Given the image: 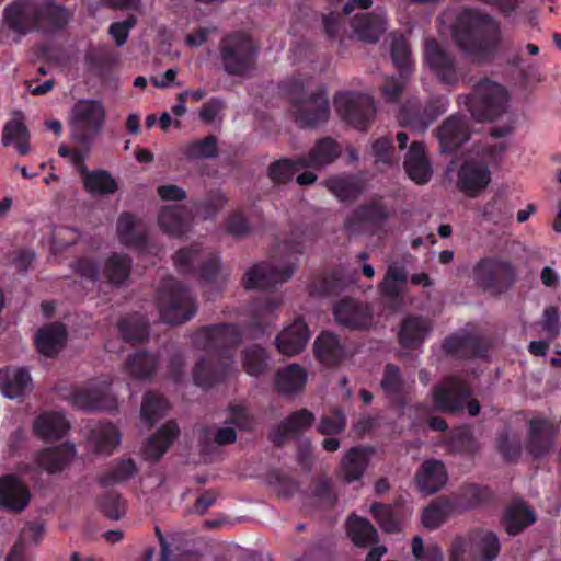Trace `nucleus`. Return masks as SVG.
Instances as JSON below:
<instances>
[{
    "mask_svg": "<svg viewBox=\"0 0 561 561\" xmlns=\"http://www.w3.org/2000/svg\"><path fill=\"white\" fill-rule=\"evenodd\" d=\"M448 450L456 454L473 455L478 444L470 430L458 427L447 434Z\"/></svg>",
    "mask_w": 561,
    "mask_h": 561,
    "instance_id": "obj_59",
    "label": "nucleus"
},
{
    "mask_svg": "<svg viewBox=\"0 0 561 561\" xmlns=\"http://www.w3.org/2000/svg\"><path fill=\"white\" fill-rule=\"evenodd\" d=\"M99 508L108 519L118 520L125 512V501L121 494L114 490H107L98 500Z\"/></svg>",
    "mask_w": 561,
    "mask_h": 561,
    "instance_id": "obj_64",
    "label": "nucleus"
},
{
    "mask_svg": "<svg viewBox=\"0 0 561 561\" xmlns=\"http://www.w3.org/2000/svg\"><path fill=\"white\" fill-rule=\"evenodd\" d=\"M160 318L169 324H182L197 312L196 299L186 285L169 276L162 279L157 297Z\"/></svg>",
    "mask_w": 561,
    "mask_h": 561,
    "instance_id": "obj_4",
    "label": "nucleus"
},
{
    "mask_svg": "<svg viewBox=\"0 0 561 561\" xmlns=\"http://www.w3.org/2000/svg\"><path fill=\"white\" fill-rule=\"evenodd\" d=\"M282 305L280 296L266 294L257 297L252 307L251 325L259 333L264 334L267 327L274 321V311Z\"/></svg>",
    "mask_w": 561,
    "mask_h": 561,
    "instance_id": "obj_40",
    "label": "nucleus"
},
{
    "mask_svg": "<svg viewBox=\"0 0 561 561\" xmlns=\"http://www.w3.org/2000/svg\"><path fill=\"white\" fill-rule=\"evenodd\" d=\"M84 190L91 195H110L118 190V184L106 170H93L82 179Z\"/></svg>",
    "mask_w": 561,
    "mask_h": 561,
    "instance_id": "obj_52",
    "label": "nucleus"
},
{
    "mask_svg": "<svg viewBox=\"0 0 561 561\" xmlns=\"http://www.w3.org/2000/svg\"><path fill=\"white\" fill-rule=\"evenodd\" d=\"M118 331L124 341L129 343H142L148 339L149 324L138 313L127 314L118 321Z\"/></svg>",
    "mask_w": 561,
    "mask_h": 561,
    "instance_id": "obj_50",
    "label": "nucleus"
},
{
    "mask_svg": "<svg viewBox=\"0 0 561 561\" xmlns=\"http://www.w3.org/2000/svg\"><path fill=\"white\" fill-rule=\"evenodd\" d=\"M345 284L341 274L336 271L318 275L309 285L312 296H333L344 290Z\"/></svg>",
    "mask_w": 561,
    "mask_h": 561,
    "instance_id": "obj_56",
    "label": "nucleus"
},
{
    "mask_svg": "<svg viewBox=\"0 0 561 561\" xmlns=\"http://www.w3.org/2000/svg\"><path fill=\"white\" fill-rule=\"evenodd\" d=\"M442 347L447 355L458 358H483L489 352L485 340L471 333L451 334L444 340Z\"/></svg>",
    "mask_w": 561,
    "mask_h": 561,
    "instance_id": "obj_20",
    "label": "nucleus"
},
{
    "mask_svg": "<svg viewBox=\"0 0 561 561\" xmlns=\"http://www.w3.org/2000/svg\"><path fill=\"white\" fill-rule=\"evenodd\" d=\"M291 113L295 123L301 128L325 123L330 116V105L324 88H318L307 99L298 102Z\"/></svg>",
    "mask_w": 561,
    "mask_h": 561,
    "instance_id": "obj_16",
    "label": "nucleus"
},
{
    "mask_svg": "<svg viewBox=\"0 0 561 561\" xmlns=\"http://www.w3.org/2000/svg\"><path fill=\"white\" fill-rule=\"evenodd\" d=\"M218 53L227 75L243 77L255 68L259 48L248 33L233 31L221 37Z\"/></svg>",
    "mask_w": 561,
    "mask_h": 561,
    "instance_id": "obj_5",
    "label": "nucleus"
},
{
    "mask_svg": "<svg viewBox=\"0 0 561 561\" xmlns=\"http://www.w3.org/2000/svg\"><path fill=\"white\" fill-rule=\"evenodd\" d=\"M390 216L383 203L374 201L357 206L345 219L344 227L351 234L375 236L385 229Z\"/></svg>",
    "mask_w": 561,
    "mask_h": 561,
    "instance_id": "obj_13",
    "label": "nucleus"
},
{
    "mask_svg": "<svg viewBox=\"0 0 561 561\" xmlns=\"http://www.w3.org/2000/svg\"><path fill=\"white\" fill-rule=\"evenodd\" d=\"M470 124L462 114H453L445 118L437 129L442 151L455 153L470 138Z\"/></svg>",
    "mask_w": 561,
    "mask_h": 561,
    "instance_id": "obj_19",
    "label": "nucleus"
},
{
    "mask_svg": "<svg viewBox=\"0 0 561 561\" xmlns=\"http://www.w3.org/2000/svg\"><path fill=\"white\" fill-rule=\"evenodd\" d=\"M335 320L350 329H367L373 321V311L366 304L344 297L333 307Z\"/></svg>",
    "mask_w": 561,
    "mask_h": 561,
    "instance_id": "obj_22",
    "label": "nucleus"
},
{
    "mask_svg": "<svg viewBox=\"0 0 561 561\" xmlns=\"http://www.w3.org/2000/svg\"><path fill=\"white\" fill-rule=\"evenodd\" d=\"M306 381V369L298 364H290L275 375V387L283 394L300 392L305 388Z\"/></svg>",
    "mask_w": 561,
    "mask_h": 561,
    "instance_id": "obj_44",
    "label": "nucleus"
},
{
    "mask_svg": "<svg viewBox=\"0 0 561 561\" xmlns=\"http://www.w3.org/2000/svg\"><path fill=\"white\" fill-rule=\"evenodd\" d=\"M105 122V108L101 101L81 99L71 110V138L89 150L94 138L101 133Z\"/></svg>",
    "mask_w": 561,
    "mask_h": 561,
    "instance_id": "obj_8",
    "label": "nucleus"
},
{
    "mask_svg": "<svg viewBox=\"0 0 561 561\" xmlns=\"http://www.w3.org/2000/svg\"><path fill=\"white\" fill-rule=\"evenodd\" d=\"M158 221L164 232L173 237H182L188 231L191 211L183 205L165 206L161 209Z\"/></svg>",
    "mask_w": 561,
    "mask_h": 561,
    "instance_id": "obj_37",
    "label": "nucleus"
},
{
    "mask_svg": "<svg viewBox=\"0 0 561 561\" xmlns=\"http://www.w3.org/2000/svg\"><path fill=\"white\" fill-rule=\"evenodd\" d=\"M67 340V330L62 323H53L38 329L35 334V346L46 357L55 356Z\"/></svg>",
    "mask_w": 561,
    "mask_h": 561,
    "instance_id": "obj_39",
    "label": "nucleus"
},
{
    "mask_svg": "<svg viewBox=\"0 0 561 561\" xmlns=\"http://www.w3.org/2000/svg\"><path fill=\"white\" fill-rule=\"evenodd\" d=\"M424 59L439 82L446 85H456L459 82L455 58L444 50L436 39L425 42Z\"/></svg>",
    "mask_w": 561,
    "mask_h": 561,
    "instance_id": "obj_17",
    "label": "nucleus"
},
{
    "mask_svg": "<svg viewBox=\"0 0 561 561\" xmlns=\"http://www.w3.org/2000/svg\"><path fill=\"white\" fill-rule=\"evenodd\" d=\"M391 59L399 71V76L409 77L413 71V60L411 58V49L408 41L403 35H398L391 42Z\"/></svg>",
    "mask_w": 561,
    "mask_h": 561,
    "instance_id": "obj_58",
    "label": "nucleus"
},
{
    "mask_svg": "<svg viewBox=\"0 0 561 561\" xmlns=\"http://www.w3.org/2000/svg\"><path fill=\"white\" fill-rule=\"evenodd\" d=\"M309 336L308 325L301 318H297L277 335L276 347L282 354L294 356L305 348Z\"/></svg>",
    "mask_w": 561,
    "mask_h": 561,
    "instance_id": "obj_31",
    "label": "nucleus"
},
{
    "mask_svg": "<svg viewBox=\"0 0 561 561\" xmlns=\"http://www.w3.org/2000/svg\"><path fill=\"white\" fill-rule=\"evenodd\" d=\"M316 358L323 365L335 367L348 355L345 344L340 337L329 331L321 332L313 344Z\"/></svg>",
    "mask_w": 561,
    "mask_h": 561,
    "instance_id": "obj_27",
    "label": "nucleus"
},
{
    "mask_svg": "<svg viewBox=\"0 0 561 561\" xmlns=\"http://www.w3.org/2000/svg\"><path fill=\"white\" fill-rule=\"evenodd\" d=\"M160 358L146 351L129 355L125 360V369L135 379H150L157 373Z\"/></svg>",
    "mask_w": 561,
    "mask_h": 561,
    "instance_id": "obj_45",
    "label": "nucleus"
},
{
    "mask_svg": "<svg viewBox=\"0 0 561 561\" xmlns=\"http://www.w3.org/2000/svg\"><path fill=\"white\" fill-rule=\"evenodd\" d=\"M352 28L360 41L376 43L386 31L382 13H359L352 20Z\"/></svg>",
    "mask_w": 561,
    "mask_h": 561,
    "instance_id": "obj_38",
    "label": "nucleus"
},
{
    "mask_svg": "<svg viewBox=\"0 0 561 561\" xmlns=\"http://www.w3.org/2000/svg\"><path fill=\"white\" fill-rule=\"evenodd\" d=\"M324 185L341 202H353L363 193V185L352 175H333Z\"/></svg>",
    "mask_w": 561,
    "mask_h": 561,
    "instance_id": "obj_46",
    "label": "nucleus"
},
{
    "mask_svg": "<svg viewBox=\"0 0 561 561\" xmlns=\"http://www.w3.org/2000/svg\"><path fill=\"white\" fill-rule=\"evenodd\" d=\"M457 512V504L450 497L439 496L422 512V524L427 529H437L448 517Z\"/></svg>",
    "mask_w": 561,
    "mask_h": 561,
    "instance_id": "obj_43",
    "label": "nucleus"
},
{
    "mask_svg": "<svg viewBox=\"0 0 561 561\" xmlns=\"http://www.w3.org/2000/svg\"><path fill=\"white\" fill-rule=\"evenodd\" d=\"M297 270L296 264H288L278 268L268 262L253 265L243 276L242 284L245 289L268 290L277 284L289 280Z\"/></svg>",
    "mask_w": 561,
    "mask_h": 561,
    "instance_id": "obj_15",
    "label": "nucleus"
},
{
    "mask_svg": "<svg viewBox=\"0 0 561 561\" xmlns=\"http://www.w3.org/2000/svg\"><path fill=\"white\" fill-rule=\"evenodd\" d=\"M449 105L447 95H432L425 103L417 99L404 102L398 113V121L401 126L414 131L424 133Z\"/></svg>",
    "mask_w": 561,
    "mask_h": 561,
    "instance_id": "obj_10",
    "label": "nucleus"
},
{
    "mask_svg": "<svg viewBox=\"0 0 561 561\" xmlns=\"http://www.w3.org/2000/svg\"><path fill=\"white\" fill-rule=\"evenodd\" d=\"M3 15L7 24L14 32L26 34L30 31H37L55 34L67 27L73 18V12L54 0H39L27 8L13 2L4 9Z\"/></svg>",
    "mask_w": 561,
    "mask_h": 561,
    "instance_id": "obj_3",
    "label": "nucleus"
},
{
    "mask_svg": "<svg viewBox=\"0 0 561 561\" xmlns=\"http://www.w3.org/2000/svg\"><path fill=\"white\" fill-rule=\"evenodd\" d=\"M367 466V457L362 447H352L342 458L341 471L346 482L359 480Z\"/></svg>",
    "mask_w": 561,
    "mask_h": 561,
    "instance_id": "obj_53",
    "label": "nucleus"
},
{
    "mask_svg": "<svg viewBox=\"0 0 561 561\" xmlns=\"http://www.w3.org/2000/svg\"><path fill=\"white\" fill-rule=\"evenodd\" d=\"M30 130L27 126L19 119L8 121L2 129V144L4 147L15 146L21 156L30 152Z\"/></svg>",
    "mask_w": 561,
    "mask_h": 561,
    "instance_id": "obj_48",
    "label": "nucleus"
},
{
    "mask_svg": "<svg viewBox=\"0 0 561 561\" xmlns=\"http://www.w3.org/2000/svg\"><path fill=\"white\" fill-rule=\"evenodd\" d=\"M168 409L169 403L163 396L154 391H148L142 399L140 416L151 427L165 415Z\"/></svg>",
    "mask_w": 561,
    "mask_h": 561,
    "instance_id": "obj_54",
    "label": "nucleus"
},
{
    "mask_svg": "<svg viewBox=\"0 0 561 561\" xmlns=\"http://www.w3.org/2000/svg\"><path fill=\"white\" fill-rule=\"evenodd\" d=\"M93 435L95 451L100 454H111L121 439L119 431L112 423L101 424L98 430L93 431Z\"/></svg>",
    "mask_w": 561,
    "mask_h": 561,
    "instance_id": "obj_63",
    "label": "nucleus"
},
{
    "mask_svg": "<svg viewBox=\"0 0 561 561\" xmlns=\"http://www.w3.org/2000/svg\"><path fill=\"white\" fill-rule=\"evenodd\" d=\"M242 341V331L232 323H217L197 329L192 337L193 345L207 353L193 369L194 383L211 388L226 380L233 369V350Z\"/></svg>",
    "mask_w": 561,
    "mask_h": 561,
    "instance_id": "obj_1",
    "label": "nucleus"
},
{
    "mask_svg": "<svg viewBox=\"0 0 561 561\" xmlns=\"http://www.w3.org/2000/svg\"><path fill=\"white\" fill-rule=\"evenodd\" d=\"M342 154V146L332 137L317 139L306 154L299 156V165L305 169L322 170L333 164Z\"/></svg>",
    "mask_w": 561,
    "mask_h": 561,
    "instance_id": "obj_21",
    "label": "nucleus"
},
{
    "mask_svg": "<svg viewBox=\"0 0 561 561\" xmlns=\"http://www.w3.org/2000/svg\"><path fill=\"white\" fill-rule=\"evenodd\" d=\"M431 328L427 321L420 316H408L401 322L398 333L399 343L404 348L415 350L424 343Z\"/></svg>",
    "mask_w": 561,
    "mask_h": 561,
    "instance_id": "obj_41",
    "label": "nucleus"
},
{
    "mask_svg": "<svg viewBox=\"0 0 561 561\" xmlns=\"http://www.w3.org/2000/svg\"><path fill=\"white\" fill-rule=\"evenodd\" d=\"M408 176L419 185L426 184L433 174L432 165L422 141H412L403 162Z\"/></svg>",
    "mask_w": 561,
    "mask_h": 561,
    "instance_id": "obj_30",
    "label": "nucleus"
},
{
    "mask_svg": "<svg viewBox=\"0 0 561 561\" xmlns=\"http://www.w3.org/2000/svg\"><path fill=\"white\" fill-rule=\"evenodd\" d=\"M445 465L438 459L424 460L415 473L419 491L425 495L438 492L447 482Z\"/></svg>",
    "mask_w": 561,
    "mask_h": 561,
    "instance_id": "obj_28",
    "label": "nucleus"
},
{
    "mask_svg": "<svg viewBox=\"0 0 561 561\" xmlns=\"http://www.w3.org/2000/svg\"><path fill=\"white\" fill-rule=\"evenodd\" d=\"M334 105L340 117L360 131H366L374 121L375 103L367 94L342 91L335 94Z\"/></svg>",
    "mask_w": 561,
    "mask_h": 561,
    "instance_id": "obj_11",
    "label": "nucleus"
},
{
    "mask_svg": "<svg viewBox=\"0 0 561 561\" xmlns=\"http://www.w3.org/2000/svg\"><path fill=\"white\" fill-rule=\"evenodd\" d=\"M370 513L385 533L401 531L399 517L391 505L375 502L370 506Z\"/></svg>",
    "mask_w": 561,
    "mask_h": 561,
    "instance_id": "obj_62",
    "label": "nucleus"
},
{
    "mask_svg": "<svg viewBox=\"0 0 561 561\" xmlns=\"http://www.w3.org/2000/svg\"><path fill=\"white\" fill-rule=\"evenodd\" d=\"M536 519L534 510L526 502L514 500L505 508L502 524L510 536H516L531 526Z\"/></svg>",
    "mask_w": 561,
    "mask_h": 561,
    "instance_id": "obj_32",
    "label": "nucleus"
},
{
    "mask_svg": "<svg viewBox=\"0 0 561 561\" xmlns=\"http://www.w3.org/2000/svg\"><path fill=\"white\" fill-rule=\"evenodd\" d=\"M180 434V427L174 421H168L152 434L144 446V456L151 461H159L171 444Z\"/></svg>",
    "mask_w": 561,
    "mask_h": 561,
    "instance_id": "obj_34",
    "label": "nucleus"
},
{
    "mask_svg": "<svg viewBox=\"0 0 561 561\" xmlns=\"http://www.w3.org/2000/svg\"><path fill=\"white\" fill-rule=\"evenodd\" d=\"M453 36L456 44L479 64L491 61L501 42L499 23L474 9H465L458 15Z\"/></svg>",
    "mask_w": 561,
    "mask_h": 561,
    "instance_id": "obj_2",
    "label": "nucleus"
},
{
    "mask_svg": "<svg viewBox=\"0 0 561 561\" xmlns=\"http://www.w3.org/2000/svg\"><path fill=\"white\" fill-rule=\"evenodd\" d=\"M76 456L73 444L64 443L58 446L45 447L34 455L35 466L49 474L65 470Z\"/></svg>",
    "mask_w": 561,
    "mask_h": 561,
    "instance_id": "obj_25",
    "label": "nucleus"
},
{
    "mask_svg": "<svg viewBox=\"0 0 561 561\" xmlns=\"http://www.w3.org/2000/svg\"><path fill=\"white\" fill-rule=\"evenodd\" d=\"M116 231L119 242L125 247L139 251L147 249V233L139 227V220L131 213L124 211L119 215Z\"/></svg>",
    "mask_w": 561,
    "mask_h": 561,
    "instance_id": "obj_35",
    "label": "nucleus"
},
{
    "mask_svg": "<svg viewBox=\"0 0 561 561\" xmlns=\"http://www.w3.org/2000/svg\"><path fill=\"white\" fill-rule=\"evenodd\" d=\"M433 404L443 413H457L467 407L471 416L480 413L481 405L473 399L467 402L471 396L469 385L458 376H448L433 388Z\"/></svg>",
    "mask_w": 561,
    "mask_h": 561,
    "instance_id": "obj_9",
    "label": "nucleus"
},
{
    "mask_svg": "<svg viewBox=\"0 0 561 561\" xmlns=\"http://www.w3.org/2000/svg\"><path fill=\"white\" fill-rule=\"evenodd\" d=\"M110 389L111 381L108 380H91L85 386L73 387L64 397L75 409L113 410L117 407V401Z\"/></svg>",
    "mask_w": 561,
    "mask_h": 561,
    "instance_id": "obj_12",
    "label": "nucleus"
},
{
    "mask_svg": "<svg viewBox=\"0 0 561 561\" xmlns=\"http://www.w3.org/2000/svg\"><path fill=\"white\" fill-rule=\"evenodd\" d=\"M174 264L181 274L197 275L202 280H214L219 272V256L210 253L205 260H202L201 251L197 247L182 248L175 252Z\"/></svg>",
    "mask_w": 561,
    "mask_h": 561,
    "instance_id": "obj_14",
    "label": "nucleus"
},
{
    "mask_svg": "<svg viewBox=\"0 0 561 561\" xmlns=\"http://www.w3.org/2000/svg\"><path fill=\"white\" fill-rule=\"evenodd\" d=\"M316 421L314 414L306 408L296 410L283 419L268 432V440L282 447L289 437L297 438L310 428Z\"/></svg>",
    "mask_w": 561,
    "mask_h": 561,
    "instance_id": "obj_18",
    "label": "nucleus"
},
{
    "mask_svg": "<svg viewBox=\"0 0 561 561\" xmlns=\"http://www.w3.org/2000/svg\"><path fill=\"white\" fill-rule=\"evenodd\" d=\"M472 276L477 286L493 297L508 291L517 280L514 264L499 256L480 259L473 266Z\"/></svg>",
    "mask_w": 561,
    "mask_h": 561,
    "instance_id": "obj_6",
    "label": "nucleus"
},
{
    "mask_svg": "<svg viewBox=\"0 0 561 561\" xmlns=\"http://www.w3.org/2000/svg\"><path fill=\"white\" fill-rule=\"evenodd\" d=\"M70 428L69 422L62 413L45 411L33 421L34 435L44 442H54L64 438Z\"/></svg>",
    "mask_w": 561,
    "mask_h": 561,
    "instance_id": "obj_29",
    "label": "nucleus"
},
{
    "mask_svg": "<svg viewBox=\"0 0 561 561\" xmlns=\"http://www.w3.org/2000/svg\"><path fill=\"white\" fill-rule=\"evenodd\" d=\"M31 382L26 368L7 367L0 370V390L9 399L24 397L31 388Z\"/></svg>",
    "mask_w": 561,
    "mask_h": 561,
    "instance_id": "obj_36",
    "label": "nucleus"
},
{
    "mask_svg": "<svg viewBox=\"0 0 561 561\" xmlns=\"http://www.w3.org/2000/svg\"><path fill=\"white\" fill-rule=\"evenodd\" d=\"M182 154L190 161L213 159L218 156V141L215 135L194 140L181 148Z\"/></svg>",
    "mask_w": 561,
    "mask_h": 561,
    "instance_id": "obj_55",
    "label": "nucleus"
},
{
    "mask_svg": "<svg viewBox=\"0 0 561 561\" xmlns=\"http://www.w3.org/2000/svg\"><path fill=\"white\" fill-rule=\"evenodd\" d=\"M137 466L131 458L113 461L110 468L98 476V483L103 486L123 483L137 473Z\"/></svg>",
    "mask_w": 561,
    "mask_h": 561,
    "instance_id": "obj_51",
    "label": "nucleus"
},
{
    "mask_svg": "<svg viewBox=\"0 0 561 561\" xmlns=\"http://www.w3.org/2000/svg\"><path fill=\"white\" fill-rule=\"evenodd\" d=\"M244 370L251 376H261L268 367V355L265 348L257 344L245 348L242 353Z\"/></svg>",
    "mask_w": 561,
    "mask_h": 561,
    "instance_id": "obj_61",
    "label": "nucleus"
},
{
    "mask_svg": "<svg viewBox=\"0 0 561 561\" xmlns=\"http://www.w3.org/2000/svg\"><path fill=\"white\" fill-rule=\"evenodd\" d=\"M28 488L14 474L0 478V506L12 512H22L30 503Z\"/></svg>",
    "mask_w": 561,
    "mask_h": 561,
    "instance_id": "obj_26",
    "label": "nucleus"
},
{
    "mask_svg": "<svg viewBox=\"0 0 561 561\" xmlns=\"http://www.w3.org/2000/svg\"><path fill=\"white\" fill-rule=\"evenodd\" d=\"M482 216L495 225L504 224L513 216V207L501 194H495L483 207Z\"/></svg>",
    "mask_w": 561,
    "mask_h": 561,
    "instance_id": "obj_60",
    "label": "nucleus"
},
{
    "mask_svg": "<svg viewBox=\"0 0 561 561\" xmlns=\"http://www.w3.org/2000/svg\"><path fill=\"white\" fill-rule=\"evenodd\" d=\"M380 388L393 405L398 408L407 405L409 386L397 365L389 363L385 366Z\"/></svg>",
    "mask_w": 561,
    "mask_h": 561,
    "instance_id": "obj_33",
    "label": "nucleus"
},
{
    "mask_svg": "<svg viewBox=\"0 0 561 561\" xmlns=\"http://www.w3.org/2000/svg\"><path fill=\"white\" fill-rule=\"evenodd\" d=\"M492 497L491 491L479 484L469 483L462 485L451 499L457 504V511L473 508L489 502Z\"/></svg>",
    "mask_w": 561,
    "mask_h": 561,
    "instance_id": "obj_49",
    "label": "nucleus"
},
{
    "mask_svg": "<svg viewBox=\"0 0 561 561\" xmlns=\"http://www.w3.org/2000/svg\"><path fill=\"white\" fill-rule=\"evenodd\" d=\"M556 428L543 417H533L529 421V435L526 444L527 451L535 459L548 455L554 446Z\"/></svg>",
    "mask_w": 561,
    "mask_h": 561,
    "instance_id": "obj_24",
    "label": "nucleus"
},
{
    "mask_svg": "<svg viewBox=\"0 0 561 561\" xmlns=\"http://www.w3.org/2000/svg\"><path fill=\"white\" fill-rule=\"evenodd\" d=\"M131 270V259L127 254L114 253L104 264V276L113 285H121L128 279Z\"/></svg>",
    "mask_w": 561,
    "mask_h": 561,
    "instance_id": "obj_57",
    "label": "nucleus"
},
{
    "mask_svg": "<svg viewBox=\"0 0 561 561\" xmlns=\"http://www.w3.org/2000/svg\"><path fill=\"white\" fill-rule=\"evenodd\" d=\"M45 525L42 522H30L21 530L20 536L9 552L5 561H26L24 548L28 543L37 545L44 537Z\"/></svg>",
    "mask_w": 561,
    "mask_h": 561,
    "instance_id": "obj_47",
    "label": "nucleus"
},
{
    "mask_svg": "<svg viewBox=\"0 0 561 561\" xmlns=\"http://www.w3.org/2000/svg\"><path fill=\"white\" fill-rule=\"evenodd\" d=\"M346 533L354 546L359 548H367L379 541V535L375 526L367 518L355 513L347 518Z\"/></svg>",
    "mask_w": 561,
    "mask_h": 561,
    "instance_id": "obj_42",
    "label": "nucleus"
},
{
    "mask_svg": "<svg viewBox=\"0 0 561 561\" xmlns=\"http://www.w3.org/2000/svg\"><path fill=\"white\" fill-rule=\"evenodd\" d=\"M508 94L501 84L484 79L465 96V104L477 121H493L507 108Z\"/></svg>",
    "mask_w": 561,
    "mask_h": 561,
    "instance_id": "obj_7",
    "label": "nucleus"
},
{
    "mask_svg": "<svg viewBox=\"0 0 561 561\" xmlns=\"http://www.w3.org/2000/svg\"><path fill=\"white\" fill-rule=\"evenodd\" d=\"M491 182L489 167L477 160H466L458 171V186L469 197H477Z\"/></svg>",
    "mask_w": 561,
    "mask_h": 561,
    "instance_id": "obj_23",
    "label": "nucleus"
}]
</instances>
